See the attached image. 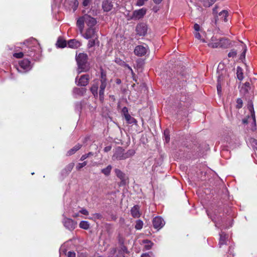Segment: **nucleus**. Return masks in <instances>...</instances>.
<instances>
[{
  "mask_svg": "<svg viewBox=\"0 0 257 257\" xmlns=\"http://www.w3.org/2000/svg\"><path fill=\"white\" fill-rule=\"evenodd\" d=\"M107 85V79L106 73L103 70H101L100 80L95 79L90 88V91L94 97L98 96V89H99V96L100 101L102 102L104 98V90Z\"/></svg>",
  "mask_w": 257,
  "mask_h": 257,
  "instance_id": "obj_1",
  "label": "nucleus"
},
{
  "mask_svg": "<svg viewBox=\"0 0 257 257\" xmlns=\"http://www.w3.org/2000/svg\"><path fill=\"white\" fill-rule=\"evenodd\" d=\"M85 23L88 28H95L94 26L96 24V20L95 18L90 17L88 15H85L80 17L77 21V26L78 27L80 33H82Z\"/></svg>",
  "mask_w": 257,
  "mask_h": 257,
  "instance_id": "obj_2",
  "label": "nucleus"
},
{
  "mask_svg": "<svg viewBox=\"0 0 257 257\" xmlns=\"http://www.w3.org/2000/svg\"><path fill=\"white\" fill-rule=\"evenodd\" d=\"M76 60L78 65V72H86L89 70L87 65V55L86 54L81 53L76 56Z\"/></svg>",
  "mask_w": 257,
  "mask_h": 257,
  "instance_id": "obj_3",
  "label": "nucleus"
},
{
  "mask_svg": "<svg viewBox=\"0 0 257 257\" xmlns=\"http://www.w3.org/2000/svg\"><path fill=\"white\" fill-rule=\"evenodd\" d=\"M24 44L26 45L29 49H30V52H28L27 55L32 56L33 54V52L36 51L37 50H40V45L38 43V41L35 38H31L28 40L24 42Z\"/></svg>",
  "mask_w": 257,
  "mask_h": 257,
  "instance_id": "obj_4",
  "label": "nucleus"
},
{
  "mask_svg": "<svg viewBox=\"0 0 257 257\" xmlns=\"http://www.w3.org/2000/svg\"><path fill=\"white\" fill-rule=\"evenodd\" d=\"M98 29L96 28H88L85 33H81L82 36L86 39L97 37Z\"/></svg>",
  "mask_w": 257,
  "mask_h": 257,
  "instance_id": "obj_5",
  "label": "nucleus"
},
{
  "mask_svg": "<svg viewBox=\"0 0 257 257\" xmlns=\"http://www.w3.org/2000/svg\"><path fill=\"white\" fill-rule=\"evenodd\" d=\"M112 159L113 160H125L124 150L120 147L116 148L112 157Z\"/></svg>",
  "mask_w": 257,
  "mask_h": 257,
  "instance_id": "obj_6",
  "label": "nucleus"
},
{
  "mask_svg": "<svg viewBox=\"0 0 257 257\" xmlns=\"http://www.w3.org/2000/svg\"><path fill=\"white\" fill-rule=\"evenodd\" d=\"M30 61L28 59H24L19 63L18 70L21 72H27L31 69Z\"/></svg>",
  "mask_w": 257,
  "mask_h": 257,
  "instance_id": "obj_7",
  "label": "nucleus"
},
{
  "mask_svg": "<svg viewBox=\"0 0 257 257\" xmlns=\"http://www.w3.org/2000/svg\"><path fill=\"white\" fill-rule=\"evenodd\" d=\"M89 79V75L85 74L81 76L79 79L78 77H76L75 82L77 85L85 86L88 84Z\"/></svg>",
  "mask_w": 257,
  "mask_h": 257,
  "instance_id": "obj_8",
  "label": "nucleus"
},
{
  "mask_svg": "<svg viewBox=\"0 0 257 257\" xmlns=\"http://www.w3.org/2000/svg\"><path fill=\"white\" fill-rule=\"evenodd\" d=\"M149 48L147 46L138 45L135 47L134 53L138 56H143L146 54Z\"/></svg>",
  "mask_w": 257,
  "mask_h": 257,
  "instance_id": "obj_9",
  "label": "nucleus"
},
{
  "mask_svg": "<svg viewBox=\"0 0 257 257\" xmlns=\"http://www.w3.org/2000/svg\"><path fill=\"white\" fill-rule=\"evenodd\" d=\"M64 226L69 230H73L75 229L77 223L70 218H64L63 221Z\"/></svg>",
  "mask_w": 257,
  "mask_h": 257,
  "instance_id": "obj_10",
  "label": "nucleus"
},
{
  "mask_svg": "<svg viewBox=\"0 0 257 257\" xmlns=\"http://www.w3.org/2000/svg\"><path fill=\"white\" fill-rule=\"evenodd\" d=\"M153 224L154 228L160 229L164 225L165 222L161 217L156 216L153 220Z\"/></svg>",
  "mask_w": 257,
  "mask_h": 257,
  "instance_id": "obj_11",
  "label": "nucleus"
},
{
  "mask_svg": "<svg viewBox=\"0 0 257 257\" xmlns=\"http://www.w3.org/2000/svg\"><path fill=\"white\" fill-rule=\"evenodd\" d=\"M147 10L145 8H142L133 12L132 18L134 19H140L146 14Z\"/></svg>",
  "mask_w": 257,
  "mask_h": 257,
  "instance_id": "obj_12",
  "label": "nucleus"
},
{
  "mask_svg": "<svg viewBox=\"0 0 257 257\" xmlns=\"http://www.w3.org/2000/svg\"><path fill=\"white\" fill-rule=\"evenodd\" d=\"M136 31L140 36H145L147 32V27L145 24H140L137 26Z\"/></svg>",
  "mask_w": 257,
  "mask_h": 257,
  "instance_id": "obj_13",
  "label": "nucleus"
},
{
  "mask_svg": "<svg viewBox=\"0 0 257 257\" xmlns=\"http://www.w3.org/2000/svg\"><path fill=\"white\" fill-rule=\"evenodd\" d=\"M219 39L216 37L213 36L208 43V46L213 48L219 47Z\"/></svg>",
  "mask_w": 257,
  "mask_h": 257,
  "instance_id": "obj_14",
  "label": "nucleus"
},
{
  "mask_svg": "<svg viewBox=\"0 0 257 257\" xmlns=\"http://www.w3.org/2000/svg\"><path fill=\"white\" fill-rule=\"evenodd\" d=\"M68 46L69 48L73 49H76L81 46V43L75 39H71L67 43Z\"/></svg>",
  "mask_w": 257,
  "mask_h": 257,
  "instance_id": "obj_15",
  "label": "nucleus"
},
{
  "mask_svg": "<svg viewBox=\"0 0 257 257\" xmlns=\"http://www.w3.org/2000/svg\"><path fill=\"white\" fill-rule=\"evenodd\" d=\"M103 10L105 12H109L112 9L113 4L108 0L104 1L102 5Z\"/></svg>",
  "mask_w": 257,
  "mask_h": 257,
  "instance_id": "obj_16",
  "label": "nucleus"
},
{
  "mask_svg": "<svg viewBox=\"0 0 257 257\" xmlns=\"http://www.w3.org/2000/svg\"><path fill=\"white\" fill-rule=\"evenodd\" d=\"M132 215L134 218H139L141 216L140 207L139 205L134 206L131 210Z\"/></svg>",
  "mask_w": 257,
  "mask_h": 257,
  "instance_id": "obj_17",
  "label": "nucleus"
},
{
  "mask_svg": "<svg viewBox=\"0 0 257 257\" xmlns=\"http://www.w3.org/2000/svg\"><path fill=\"white\" fill-rule=\"evenodd\" d=\"M220 238L219 241V245L220 247L223 244H225L227 241V236L224 232H221L220 234Z\"/></svg>",
  "mask_w": 257,
  "mask_h": 257,
  "instance_id": "obj_18",
  "label": "nucleus"
},
{
  "mask_svg": "<svg viewBox=\"0 0 257 257\" xmlns=\"http://www.w3.org/2000/svg\"><path fill=\"white\" fill-rule=\"evenodd\" d=\"M224 77L222 74L219 75L218 77L217 84V90L218 94H220L221 92V85L223 82Z\"/></svg>",
  "mask_w": 257,
  "mask_h": 257,
  "instance_id": "obj_19",
  "label": "nucleus"
},
{
  "mask_svg": "<svg viewBox=\"0 0 257 257\" xmlns=\"http://www.w3.org/2000/svg\"><path fill=\"white\" fill-rule=\"evenodd\" d=\"M249 89L250 83L248 82H246L245 83L242 84L240 88V92L243 94H245L248 92Z\"/></svg>",
  "mask_w": 257,
  "mask_h": 257,
  "instance_id": "obj_20",
  "label": "nucleus"
},
{
  "mask_svg": "<svg viewBox=\"0 0 257 257\" xmlns=\"http://www.w3.org/2000/svg\"><path fill=\"white\" fill-rule=\"evenodd\" d=\"M219 47L227 48L229 45L230 43L228 39L225 38H221L219 39Z\"/></svg>",
  "mask_w": 257,
  "mask_h": 257,
  "instance_id": "obj_21",
  "label": "nucleus"
},
{
  "mask_svg": "<svg viewBox=\"0 0 257 257\" xmlns=\"http://www.w3.org/2000/svg\"><path fill=\"white\" fill-rule=\"evenodd\" d=\"M228 16V12L226 10H223L219 13L217 19L221 20L224 22L227 21V17Z\"/></svg>",
  "mask_w": 257,
  "mask_h": 257,
  "instance_id": "obj_22",
  "label": "nucleus"
},
{
  "mask_svg": "<svg viewBox=\"0 0 257 257\" xmlns=\"http://www.w3.org/2000/svg\"><path fill=\"white\" fill-rule=\"evenodd\" d=\"M82 147L81 144H78L75 145L73 148L69 150L67 153V156H70L75 154L78 150H79Z\"/></svg>",
  "mask_w": 257,
  "mask_h": 257,
  "instance_id": "obj_23",
  "label": "nucleus"
},
{
  "mask_svg": "<svg viewBox=\"0 0 257 257\" xmlns=\"http://www.w3.org/2000/svg\"><path fill=\"white\" fill-rule=\"evenodd\" d=\"M236 76L238 79L240 81L242 80L244 78L243 69L239 66H238L236 68Z\"/></svg>",
  "mask_w": 257,
  "mask_h": 257,
  "instance_id": "obj_24",
  "label": "nucleus"
},
{
  "mask_svg": "<svg viewBox=\"0 0 257 257\" xmlns=\"http://www.w3.org/2000/svg\"><path fill=\"white\" fill-rule=\"evenodd\" d=\"M85 88H75L73 89V92L77 95H83L86 92Z\"/></svg>",
  "mask_w": 257,
  "mask_h": 257,
  "instance_id": "obj_25",
  "label": "nucleus"
},
{
  "mask_svg": "<svg viewBox=\"0 0 257 257\" xmlns=\"http://www.w3.org/2000/svg\"><path fill=\"white\" fill-rule=\"evenodd\" d=\"M115 173L116 176L119 178L122 181L124 180L125 179V174L120 170L115 169Z\"/></svg>",
  "mask_w": 257,
  "mask_h": 257,
  "instance_id": "obj_26",
  "label": "nucleus"
},
{
  "mask_svg": "<svg viewBox=\"0 0 257 257\" xmlns=\"http://www.w3.org/2000/svg\"><path fill=\"white\" fill-rule=\"evenodd\" d=\"M67 42L62 39H59L56 43V46L59 48H64L67 45Z\"/></svg>",
  "mask_w": 257,
  "mask_h": 257,
  "instance_id": "obj_27",
  "label": "nucleus"
},
{
  "mask_svg": "<svg viewBox=\"0 0 257 257\" xmlns=\"http://www.w3.org/2000/svg\"><path fill=\"white\" fill-rule=\"evenodd\" d=\"M111 169H112V166L109 165H108L105 168L102 169L101 172L102 173H103L105 176H108L109 175Z\"/></svg>",
  "mask_w": 257,
  "mask_h": 257,
  "instance_id": "obj_28",
  "label": "nucleus"
},
{
  "mask_svg": "<svg viewBox=\"0 0 257 257\" xmlns=\"http://www.w3.org/2000/svg\"><path fill=\"white\" fill-rule=\"evenodd\" d=\"M90 225L87 221H81L79 223V227L83 229L87 230L89 228Z\"/></svg>",
  "mask_w": 257,
  "mask_h": 257,
  "instance_id": "obj_29",
  "label": "nucleus"
},
{
  "mask_svg": "<svg viewBox=\"0 0 257 257\" xmlns=\"http://www.w3.org/2000/svg\"><path fill=\"white\" fill-rule=\"evenodd\" d=\"M215 2V0H202V4L204 7H209Z\"/></svg>",
  "mask_w": 257,
  "mask_h": 257,
  "instance_id": "obj_30",
  "label": "nucleus"
},
{
  "mask_svg": "<svg viewBox=\"0 0 257 257\" xmlns=\"http://www.w3.org/2000/svg\"><path fill=\"white\" fill-rule=\"evenodd\" d=\"M135 154V151L133 149L128 150L126 152H124V157L125 159L128 158L133 156H134Z\"/></svg>",
  "mask_w": 257,
  "mask_h": 257,
  "instance_id": "obj_31",
  "label": "nucleus"
},
{
  "mask_svg": "<svg viewBox=\"0 0 257 257\" xmlns=\"http://www.w3.org/2000/svg\"><path fill=\"white\" fill-rule=\"evenodd\" d=\"M125 119L128 123H134L136 122V119L132 117L130 114L124 116Z\"/></svg>",
  "mask_w": 257,
  "mask_h": 257,
  "instance_id": "obj_32",
  "label": "nucleus"
},
{
  "mask_svg": "<svg viewBox=\"0 0 257 257\" xmlns=\"http://www.w3.org/2000/svg\"><path fill=\"white\" fill-rule=\"evenodd\" d=\"M249 143L254 150L257 151V140L253 138L249 140Z\"/></svg>",
  "mask_w": 257,
  "mask_h": 257,
  "instance_id": "obj_33",
  "label": "nucleus"
},
{
  "mask_svg": "<svg viewBox=\"0 0 257 257\" xmlns=\"http://www.w3.org/2000/svg\"><path fill=\"white\" fill-rule=\"evenodd\" d=\"M119 253L123 254L125 253L128 254L129 253V251L128 250L127 247L125 245L122 244L120 247V248L119 249Z\"/></svg>",
  "mask_w": 257,
  "mask_h": 257,
  "instance_id": "obj_34",
  "label": "nucleus"
},
{
  "mask_svg": "<svg viewBox=\"0 0 257 257\" xmlns=\"http://www.w3.org/2000/svg\"><path fill=\"white\" fill-rule=\"evenodd\" d=\"M143 242L144 243H146V244L145 245V248H146V249L147 250H149L150 249L153 245V243L150 240H144L143 241Z\"/></svg>",
  "mask_w": 257,
  "mask_h": 257,
  "instance_id": "obj_35",
  "label": "nucleus"
},
{
  "mask_svg": "<svg viewBox=\"0 0 257 257\" xmlns=\"http://www.w3.org/2000/svg\"><path fill=\"white\" fill-rule=\"evenodd\" d=\"M248 107H249V109L251 112V119L252 120V123H253L254 124H255V114H254V111L253 110V106L252 105V106H249Z\"/></svg>",
  "mask_w": 257,
  "mask_h": 257,
  "instance_id": "obj_36",
  "label": "nucleus"
},
{
  "mask_svg": "<svg viewBox=\"0 0 257 257\" xmlns=\"http://www.w3.org/2000/svg\"><path fill=\"white\" fill-rule=\"evenodd\" d=\"M94 39L90 40L88 43L87 46L89 48H91L96 44V42L97 41V37L94 38Z\"/></svg>",
  "mask_w": 257,
  "mask_h": 257,
  "instance_id": "obj_37",
  "label": "nucleus"
},
{
  "mask_svg": "<svg viewBox=\"0 0 257 257\" xmlns=\"http://www.w3.org/2000/svg\"><path fill=\"white\" fill-rule=\"evenodd\" d=\"M143 226V222L141 220H138L136 222L135 228L137 230H140L142 228Z\"/></svg>",
  "mask_w": 257,
  "mask_h": 257,
  "instance_id": "obj_38",
  "label": "nucleus"
},
{
  "mask_svg": "<svg viewBox=\"0 0 257 257\" xmlns=\"http://www.w3.org/2000/svg\"><path fill=\"white\" fill-rule=\"evenodd\" d=\"M74 166V163L69 164L65 168V170L68 173L70 172Z\"/></svg>",
  "mask_w": 257,
  "mask_h": 257,
  "instance_id": "obj_39",
  "label": "nucleus"
},
{
  "mask_svg": "<svg viewBox=\"0 0 257 257\" xmlns=\"http://www.w3.org/2000/svg\"><path fill=\"white\" fill-rule=\"evenodd\" d=\"M164 136L165 137L166 142L168 143L170 140L169 132L168 130H166L165 131H164Z\"/></svg>",
  "mask_w": 257,
  "mask_h": 257,
  "instance_id": "obj_40",
  "label": "nucleus"
},
{
  "mask_svg": "<svg viewBox=\"0 0 257 257\" xmlns=\"http://www.w3.org/2000/svg\"><path fill=\"white\" fill-rule=\"evenodd\" d=\"M242 104H243V102H242V100H241V99L237 98L236 100V107L238 109L242 107Z\"/></svg>",
  "mask_w": 257,
  "mask_h": 257,
  "instance_id": "obj_41",
  "label": "nucleus"
},
{
  "mask_svg": "<svg viewBox=\"0 0 257 257\" xmlns=\"http://www.w3.org/2000/svg\"><path fill=\"white\" fill-rule=\"evenodd\" d=\"M86 165H87V162H86V161H84V162H83L82 163H78L76 165V169L77 170H79L82 168H83V167L85 166Z\"/></svg>",
  "mask_w": 257,
  "mask_h": 257,
  "instance_id": "obj_42",
  "label": "nucleus"
},
{
  "mask_svg": "<svg viewBox=\"0 0 257 257\" xmlns=\"http://www.w3.org/2000/svg\"><path fill=\"white\" fill-rule=\"evenodd\" d=\"M93 155V153L92 152H89L88 153V154H84V155H83L81 158H80V161H84V160H85L86 158H87L88 157H89V156H92Z\"/></svg>",
  "mask_w": 257,
  "mask_h": 257,
  "instance_id": "obj_43",
  "label": "nucleus"
},
{
  "mask_svg": "<svg viewBox=\"0 0 257 257\" xmlns=\"http://www.w3.org/2000/svg\"><path fill=\"white\" fill-rule=\"evenodd\" d=\"M237 55V52L236 51L234 50V49H232L231 50V51L228 54V57H232V58H234Z\"/></svg>",
  "mask_w": 257,
  "mask_h": 257,
  "instance_id": "obj_44",
  "label": "nucleus"
},
{
  "mask_svg": "<svg viewBox=\"0 0 257 257\" xmlns=\"http://www.w3.org/2000/svg\"><path fill=\"white\" fill-rule=\"evenodd\" d=\"M71 3H72L73 4L72 7L73 8V10L75 11L77 9V8L78 6V2L77 0H72Z\"/></svg>",
  "mask_w": 257,
  "mask_h": 257,
  "instance_id": "obj_45",
  "label": "nucleus"
},
{
  "mask_svg": "<svg viewBox=\"0 0 257 257\" xmlns=\"http://www.w3.org/2000/svg\"><path fill=\"white\" fill-rule=\"evenodd\" d=\"M195 37L196 39L200 40L202 42H205V41L204 39H201V36L199 32H195L194 33Z\"/></svg>",
  "mask_w": 257,
  "mask_h": 257,
  "instance_id": "obj_46",
  "label": "nucleus"
},
{
  "mask_svg": "<svg viewBox=\"0 0 257 257\" xmlns=\"http://www.w3.org/2000/svg\"><path fill=\"white\" fill-rule=\"evenodd\" d=\"M13 56L17 58H21L23 57L24 54L23 52L15 53L13 54Z\"/></svg>",
  "mask_w": 257,
  "mask_h": 257,
  "instance_id": "obj_47",
  "label": "nucleus"
},
{
  "mask_svg": "<svg viewBox=\"0 0 257 257\" xmlns=\"http://www.w3.org/2000/svg\"><path fill=\"white\" fill-rule=\"evenodd\" d=\"M148 0H138L137 2V6L141 7L144 5L145 3L147 2Z\"/></svg>",
  "mask_w": 257,
  "mask_h": 257,
  "instance_id": "obj_48",
  "label": "nucleus"
},
{
  "mask_svg": "<svg viewBox=\"0 0 257 257\" xmlns=\"http://www.w3.org/2000/svg\"><path fill=\"white\" fill-rule=\"evenodd\" d=\"M121 112L123 114V115H124V116L126 115L127 114H129L128 109L126 107H123L122 108Z\"/></svg>",
  "mask_w": 257,
  "mask_h": 257,
  "instance_id": "obj_49",
  "label": "nucleus"
},
{
  "mask_svg": "<svg viewBox=\"0 0 257 257\" xmlns=\"http://www.w3.org/2000/svg\"><path fill=\"white\" fill-rule=\"evenodd\" d=\"M79 212L80 213L85 215H87L89 214L88 211L86 209L84 208L81 209Z\"/></svg>",
  "mask_w": 257,
  "mask_h": 257,
  "instance_id": "obj_50",
  "label": "nucleus"
},
{
  "mask_svg": "<svg viewBox=\"0 0 257 257\" xmlns=\"http://www.w3.org/2000/svg\"><path fill=\"white\" fill-rule=\"evenodd\" d=\"M194 29L196 32H199L200 30V26L197 24H195L194 25Z\"/></svg>",
  "mask_w": 257,
  "mask_h": 257,
  "instance_id": "obj_51",
  "label": "nucleus"
},
{
  "mask_svg": "<svg viewBox=\"0 0 257 257\" xmlns=\"http://www.w3.org/2000/svg\"><path fill=\"white\" fill-rule=\"evenodd\" d=\"M90 3V0H84L83 2V5L84 7H87L89 6Z\"/></svg>",
  "mask_w": 257,
  "mask_h": 257,
  "instance_id": "obj_52",
  "label": "nucleus"
},
{
  "mask_svg": "<svg viewBox=\"0 0 257 257\" xmlns=\"http://www.w3.org/2000/svg\"><path fill=\"white\" fill-rule=\"evenodd\" d=\"M68 257H75L76 256V254H75V253L74 252H72V251H69L68 252Z\"/></svg>",
  "mask_w": 257,
  "mask_h": 257,
  "instance_id": "obj_53",
  "label": "nucleus"
},
{
  "mask_svg": "<svg viewBox=\"0 0 257 257\" xmlns=\"http://www.w3.org/2000/svg\"><path fill=\"white\" fill-rule=\"evenodd\" d=\"M93 217L96 219H100L102 217V216L99 213H95L93 214Z\"/></svg>",
  "mask_w": 257,
  "mask_h": 257,
  "instance_id": "obj_54",
  "label": "nucleus"
},
{
  "mask_svg": "<svg viewBox=\"0 0 257 257\" xmlns=\"http://www.w3.org/2000/svg\"><path fill=\"white\" fill-rule=\"evenodd\" d=\"M111 149V146H106L104 148V152H108L109 151H110Z\"/></svg>",
  "mask_w": 257,
  "mask_h": 257,
  "instance_id": "obj_55",
  "label": "nucleus"
},
{
  "mask_svg": "<svg viewBox=\"0 0 257 257\" xmlns=\"http://www.w3.org/2000/svg\"><path fill=\"white\" fill-rule=\"evenodd\" d=\"M246 51V49L244 48L243 52L242 53V54L240 55V59H241L245 58V54Z\"/></svg>",
  "mask_w": 257,
  "mask_h": 257,
  "instance_id": "obj_56",
  "label": "nucleus"
},
{
  "mask_svg": "<svg viewBox=\"0 0 257 257\" xmlns=\"http://www.w3.org/2000/svg\"><path fill=\"white\" fill-rule=\"evenodd\" d=\"M122 63L124 64V65L126 67L132 72H133V69L132 68L127 64H125L124 62H122Z\"/></svg>",
  "mask_w": 257,
  "mask_h": 257,
  "instance_id": "obj_57",
  "label": "nucleus"
},
{
  "mask_svg": "<svg viewBox=\"0 0 257 257\" xmlns=\"http://www.w3.org/2000/svg\"><path fill=\"white\" fill-rule=\"evenodd\" d=\"M141 257H151L148 253H143Z\"/></svg>",
  "mask_w": 257,
  "mask_h": 257,
  "instance_id": "obj_58",
  "label": "nucleus"
},
{
  "mask_svg": "<svg viewBox=\"0 0 257 257\" xmlns=\"http://www.w3.org/2000/svg\"><path fill=\"white\" fill-rule=\"evenodd\" d=\"M163 0H153L154 2L156 4H160L162 1Z\"/></svg>",
  "mask_w": 257,
  "mask_h": 257,
  "instance_id": "obj_59",
  "label": "nucleus"
},
{
  "mask_svg": "<svg viewBox=\"0 0 257 257\" xmlns=\"http://www.w3.org/2000/svg\"><path fill=\"white\" fill-rule=\"evenodd\" d=\"M216 9H217V8H216V7H215V8H213V14H217V11H216Z\"/></svg>",
  "mask_w": 257,
  "mask_h": 257,
  "instance_id": "obj_60",
  "label": "nucleus"
},
{
  "mask_svg": "<svg viewBox=\"0 0 257 257\" xmlns=\"http://www.w3.org/2000/svg\"><path fill=\"white\" fill-rule=\"evenodd\" d=\"M116 83H117V84H120V83H121V80H120V79H116Z\"/></svg>",
  "mask_w": 257,
  "mask_h": 257,
  "instance_id": "obj_61",
  "label": "nucleus"
},
{
  "mask_svg": "<svg viewBox=\"0 0 257 257\" xmlns=\"http://www.w3.org/2000/svg\"><path fill=\"white\" fill-rule=\"evenodd\" d=\"M79 216L78 213H76V214H74V215H73V216L74 217H77V216Z\"/></svg>",
  "mask_w": 257,
  "mask_h": 257,
  "instance_id": "obj_62",
  "label": "nucleus"
},
{
  "mask_svg": "<svg viewBox=\"0 0 257 257\" xmlns=\"http://www.w3.org/2000/svg\"><path fill=\"white\" fill-rule=\"evenodd\" d=\"M215 226H217V223H215Z\"/></svg>",
  "mask_w": 257,
  "mask_h": 257,
  "instance_id": "obj_63",
  "label": "nucleus"
},
{
  "mask_svg": "<svg viewBox=\"0 0 257 257\" xmlns=\"http://www.w3.org/2000/svg\"><path fill=\"white\" fill-rule=\"evenodd\" d=\"M255 155L257 156V153H255Z\"/></svg>",
  "mask_w": 257,
  "mask_h": 257,
  "instance_id": "obj_64",
  "label": "nucleus"
}]
</instances>
